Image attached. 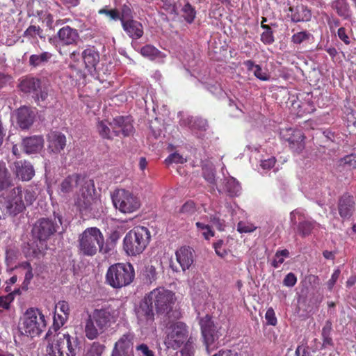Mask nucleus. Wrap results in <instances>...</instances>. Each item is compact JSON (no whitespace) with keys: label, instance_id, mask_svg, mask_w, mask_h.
<instances>
[{"label":"nucleus","instance_id":"f257e3e1","mask_svg":"<svg viewBox=\"0 0 356 356\" xmlns=\"http://www.w3.org/2000/svg\"><path fill=\"white\" fill-rule=\"evenodd\" d=\"M61 224L60 216H56L55 214L54 219L42 218L39 220L35 224L32 230L33 234L37 240L28 245L29 251L27 254L35 257L42 254L47 248L46 240L57 232L59 225Z\"/></svg>","mask_w":356,"mask_h":356},{"label":"nucleus","instance_id":"f03ea898","mask_svg":"<svg viewBox=\"0 0 356 356\" xmlns=\"http://www.w3.org/2000/svg\"><path fill=\"white\" fill-rule=\"evenodd\" d=\"M48 341L47 352L49 356H76L78 342L67 332H57L53 333L51 329L46 334Z\"/></svg>","mask_w":356,"mask_h":356},{"label":"nucleus","instance_id":"7ed1b4c3","mask_svg":"<svg viewBox=\"0 0 356 356\" xmlns=\"http://www.w3.org/2000/svg\"><path fill=\"white\" fill-rule=\"evenodd\" d=\"M115 312L116 311L111 307L95 309L86 322V337L93 340L99 336V333L104 332L111 323L115 322Z\"/></svg>","mask_w":356,"mask_h":356},{"label":"nucleus","instance_id":"20e7f679","mask_svg":"<svg viewBox=\"0 0 356 356\" xmlns=\"http://www.w3.org/2000/svg\"><path fill=\"white\" fill-rule=\"evenodd\" d=\"M79 251L84 256H94L99 250L103 254L108 252L104 246V238L102 232L97 227L86 229L79 236Z\"/></svg>","mask_w":356,"mask_h":356},{"label":"nucleus","instance_id":"39448f33","mask_svg":"<svg viewBox=\"0 0 356 356\" xmlns=\"http://www.w3.org/2000/svg\"><path fill=\"white\" fill-rule=\"evenodd\" d=\"M46 326L45 316L38 308H29L20 319L19 330L23 334L31 338L39 336Z\"/></svg>","mask_w":356,"mask_h":356},{"label":"nucleus","instance_id":"423d86ee","mask_svg":"<svg viewBox=\"0 0 356 356\" xmlns=\"http://www.w3.org/2000/svg\"><path fill=\"white\" fill-rule=\"evenodd\" d=\"M95 188L92 180L84 181L74 196V205L82 214L94 213L100 204V200L95 195Z\"/></svg>","mask_w":356,"mask_h":356},{"label":"nucleus","instance_id":"0eeeda50","mask_svg":"<svg viewBox=\"0 0 356 356\" xmlns=\"http://www.w3.org/2000/svg\"><path fill=\"white\" fill-rule=\"evenodd\" d=\"M150 233L145 227H136L130 230L123 240V249L130 256L142 253L148 245Z\"/></svg>","mask_w":356,"mask_h":356},{"label":"nucleus","instance_id":"6e6552de","mask_svg":"<svg viewBox=\"0 0 356 356\" xmlns=\"http://www.w3.org/2000/svg\"><path fill=\"white\" fill-rule=\"evenodd\" d=\"M134 275L132 265L118 263L109 267L106 280L110 286L118 289L129 285L133 281Z\"/></svg>","mask_w":356,"mask_h":356},{"label":"nucleus","instance_id":"1a4fd4ad","mask_svg":"<svg viewBox=\"0 0 356 356\" xmlns=\"http://www.w3.org/2000/svg\"><path fill=\"white\" fill-rule=\"evenodd\" d=\"M146 296L158 314L170 313L176 301L175 293L163 287L153 289Z\"/></svg>","mask_w":356,"mask_h":356},{"label":"nucleus","instance_id":"9d476101","mask_svg":"<svg viewBox=\"0 0 356 356\" xmlns=\"http://www.w3.org/2000/svg\"><path fill=\"white\" fill-rule=\"evenodd\" d=\"M115 209L124 213H131L140 207L139 199L131 192L125 189H117L111 195Z\"/></svg>","mask_w":356,"mask_h":356},{"label":"nucleus","instance_id":"9b49d317","mask_svg":"<svg viewBox=\"0 0 356 356\" xmlns=\"http://www.w3.org/2000/svg\"><path fill=\"white\" fill-rule=\"evenodd\" d=\"M199 323L206 349L207 353L210 354L211 351L216 347V341L222 336L220 328H217L209 315L201 318Z\"/></svg>","mask_w":356,"mask_h":356},{"label":"nucleus","instance_id":"f8f14e48","mask_svg":"<svg viewBox=\"0 0 356 356\" xmlns=\"http://www.w3.org/2000/svg\"><path fill=\"white\" fill-rule=\"evenodd\" d=\"M19 88L24 92L33 94L38 102H44L48 97V87L38 78L28 77L23 79L19 83Z\"/></svg>","mask_w":356,"mask_h":356},{"label":"nucleus","instance_id":"ddd939ff","mask_svg":"<svg viewBox=\"0 0 356 356\" xmlns=\"http://www.w3.org/2000/svg\"><path fill=\"white\" fill-rule=\"evenodd\" d=\"M188 331L186 324L177 322L168 328L165 344L168 348L177 349L188 341Z\"/></svg>","mask_w":356,"mask_h":356},{"label":"nucleus","instance_id":"4468645a","mask_svg":"<svg viewBox=\"0 0 356 356\" xmlns=\"http://www.w3.org/2000/svg\"><path fill=\"white\" fill-rule=\"evenodd\" d=\"M154 308L146 296L135 308L138 323L141 326H147L153 323L154 320Z\"/></svg>","mask_w":356,"mask_h":356},{"label":"nucleus","instance_id":"2eb2a0df","mask_svg":"<svg viewBox=\"0 0 356 356\" xmlns=\"http://www.w3.org/2000/svg\"><path fill=\"white\" fill-rule=\"evenodd\" d=\"M356 209L355 197L348 193H343L337 201V211L340 217L343 220L349 219Z\"/></svg>","mask_w":356,"mask_h":356},{"label":"nucleus","instance_id":"dca6fc26","mask_svg":"<svg viewBox=\"0 0 356 356\" xmlns=\"http://www.w3.org/2000/svg\"><path fill=\"white\" fill-rule=\"evenodd\" d=\"M23 193L21 187L13 188L6 197L10 216H16L23 211L25 204L22 200Z\"/></svg>","mask_w":356,"mask_h":356},{"label":"nucleus","instance_id":"f3484780","mask_svg":"<svg viewBox=\"0 0 356 356\" xmlns=\"http://www.w3.org/2000/svg\"><path fill=\"white\" fill-rule=\"evenodd\" d=\"M282 138L289 143L290 148L300 153L305 148V136L300 130L286 129L281 133Z\"/></svg>","mask_w":356,"mask_h":356},{"label":"nucleus","instance_id":"a211bd4d","mask_svg":"<svg viewBox=\"0 0 356 356\" xmlns=\"http://www.w3.org/2000/svg\"><path fill=\"white\" fill-rule=\"evenodd\" d=\"M47 152L52 154H59L66 146L65 136L58 131H51L47 136Z\"/></svg>","mask_w":356,"mask_h":356},{"label":"nucleus","instance_id":"6ab92c4d","mask_svg":"<svg viewBox=\"0 0 356 356\" xmlns=\"http://www.w3.org/2000/svg\"><path fill=\"white\" fill-rule=\"evenodd\" d=\"M81 58L85 68L90 74H93L100 60L99 51L94 46H89L82 51Z\"/></svg>","mask_w":356,"mask_h":356},{"label":"nucleus","instance_id":"aec40b11","mask_svg":"<svg viewBox=\"0 0 356 356\" xmlns=\"http://www.w3.org/2000/svg\"><path fill=\"white\" fill-rule=\"evenodd\" d=\"M111 129H113L115 136L127 137L130 136L134 131V127L129 118L119 116L109 122Z\"/></svg>","mask_w":356,"mask_h":356},{"label":"nucleus","instance_id":"412c9836","mask_svg":"<svg viewBox=\"0 0 356 356\" xmlns=\"http://www.w3.org/2000/svg\"><path fill=\"white\" fill-rule=\"evenodd\" d=\"M180 125L188 127L195 134L205 131L208 127L207 121L200 117L184 115L180 119Z\"/></svg>","mask_w":356,"mask_h":356},{"label":"nucleus","instance_id":"4be33fe9","mask_svg":"<svg viewBox=\"0 0 356 356\" xmlns=\"http://www.w3.org/2000/svg\"><path fill=\"white\" fill-rule=\"evenodd\" d=\"M58 42L65 46L76 45L79 40L78 30L70 26L60 29L56 33Z\"/></svg>","mask_w":356,"mask_h":356},{"label":"nucleus","instance_id":"5701e85b","mask_svg":"<svg viewBox=\"0 0 356 356\" xmlns=\"http://www.w3.org/2000/svg\"><path fill=\"white\" fill-rule=\"evenodd\" d=\"M56 312L54 316V330H58L63 326L68 319L70 309L67 302L60 300L56 305Z\"/></svg>","mask_w":356,"mask_h":356},{"label":"nucleus","instance_id":"b1692460","mask_svg":"<svg viewBox=\"0 0 356 356\" xmlns=\"http://www.w3.org/2000/svg\"><path fill=\"white\" fill-rule=\"evenodd\" d=\"M286 16L291 19L293 22H309L312 17V13L306 6L298 5L296 6H290L288 8Z\"/></svg>","mask_w":356,"mask_h":356},{"label":"nucleus","instance_id":"393cba45","mask_svg":"<svg viewBox=\"0 0 356 356\" xmlns=\"http://www.w3.org/2000/svg\"><path fill=\"white\" fill-rule=\"evenodd\" d=\"M176 259L179 264L183 271H185L191 266L194 261V251L188 246H183L178 249L176 252Z\"/></svg>","mask_w":356,"mask_h":356},{"label":"nucleus","instance_id":"a878e982","mask_svg":"<svg viewBox=\"0 0 356 356\" xmlns=\"http://www.w3.org/2000/svg\"><path fill=\"white\" fill-rule=\"evenodd\" d=\"M122 26L124 31L132 40H138L143 35V26L137 20L134 19H128V20L123 19Z\"/></svg>","mask_w":356,"mask_h":356},{"label":"nucleus","instance_id":"bb28decb","mask_svg":"<svg viewBox=\"0 0 356 356\" xmlns=\"http://www.w3.org/2000/svg\"><path fill=\"white\" fill-rule=\"evenodd\" d=\"M83 179L81 178L80 175L72 174L65 177L59 185L58 193L67 194L71 193L73 189L84 183Z\"/></svg>","mask_w":356,"mask_h":356},{"label":"nucleus","instance_id":"cd10ccee","mask_svg":"<svg viewBox=\"0 0 356 356\" xmlns=\"http://www.w3.org/2000/svg\"><path fill=\"white\" fill-rule=\"evenodd\" d=\"M14 171L16 176L22 181H29L34 175L32 165L26 161H17L14 163Z\"/></svg>","mask_w":356,"mask_h":356},{"label":"nucleus","instance_id":"c85d7f7f","mask_svg":"<svg viewBox=\"0 0 356 356\" xmlns=\"http://www.w3.org/2000/svg\"><path fill=\"white\" fill-rule=\"evenodd\" d=\"M22 145L26 154H34L42 149L44 139L42 136H34L24 138Z\"/></svg>","mask_w":356,"mask_h":356},{"label":"nucleus","instance_id":"c756f323","mask_svg":"<svg viewBox=\"0 0 356 356\" xmlns=\"http://www.w3.org/2000/svg\"><path fill=\"white\" fill-rule=\"evenodd\" d=\"M34 117V112L28 107H21L17 111V122L23 129L29 128L33 122Z\"/></svg>","mask_w":356,"mask_h":356},{"label":"nucleus","instance_id":"7c9ffc66","mask_svg":"<svg viewBox=\"0 0 356 356\" xmlns=\"http://www.w3.org/2000/svg\"><path fill=\"white\" fill-rule=\"evenodd\" d=\"M134 336L127 333L123 334L115 343L114 348L132 355Z\"/></svg>","mask_w":356,"mask_h":356},{"label":"nucleus","instance_id":"2f4dec72","mask_svg":"<svg viewBox=\"0 0 356 356\" xmlns=\"http://www.w3.org/2000/svg\"><path fill=\"white\" fill-rule=\"evenodd\" d=\"M53 55L49 51H44L40 54H32L29 57V64L33 67L43 66L52 58Z\"/></svg>","mask_w":356,"mask_h":356},{"label":"nucleus","instance_id":"473e14b6","mask_svg":"<svg viewBox=\"0 0 356 356\" xmlns=\"http://www.w3.org/2000/svg\"><path fill=\"white\" fill-rule=\"evenodd\" d=\"M331 7L340 17L344 19L350 17V7L346 0H334L332 2Z\"/></svg>","mask_w":356,"mask_h":356},{"label":"nucleus","instance_id":"72a5a7b5","mask_svg":"<svg viewBox=\"0 0 356 356\" xmlns=\"http://www.w3.org/2000/svg\"><path fill=\"white\" fill-rule=\"evenodd\" d=\"M225 191L230 196H238L241 193V187L239 182L231 177L226 179Z\"/></svg>","mask_w":356,"mask_h":356},{"label":"nucleus","instance_id":"f704fd0d","mask_svg":"<svg viewBox=\"0 0 356 356\" xmlns=\"http://www.w3.org/2000/svg\"><path fill=\"white\" fill-rule=\"evenodd\" d=\"M11 184V179L4 162H0V191Z\"/></svg>","mask_w":356,"mask_h":356},{"label":"nucleus","instance_id":"c9c22d12","mask_svg":"<svg viewBox=\"0 0 356 356\" xmlns=\"http://www.w3.org/2000/svg\"><path fill=\"white\" fill-rule=\"evenodd\" d=\"M316 225H318V224L315 221L303 220L300 222L298 225V234L302 237L309 236Z\"/></svg>","mask_w":356,"mask_h":356},{"label":"nucleus","instance_id":"e433bc0d","mask_svg":"<svg viewBox=\"0 0 356 356\" xmlns=\"http://www.w3.org/2000/svg\"><path fill=\"white\" fill-rule=\"evenodd\" d=\"M97 130L99 135L106 139H112L115 136L113 129H111L109 123L107 122L101 121L97 124Z\"/></svg>","mask_w":356,"mask_h":356},{"label":"nucleus","instance_id":"4c0bfd02","mask_svg":"<svg viewBox=\"0 0 356 356\" xmlns=\"http://www.w3.org/2000/svg\"><path fill=\"white\" fill-rule=\"evenodd\" d=\"M140 54L150 60H154L159 57L161 51L153 45L147 44L140 49Z\"/></svg>","mask_w":356,"mask_h":356},{"label":"nucleus","instance_id":"58836bf2","mask_svg":"<svg viewBox=\"0 0 356 356\" xmlns=\"http://www.w3.org/2000/svg\"><path fill=\"white\" fill-rule=\"evenodd\" d=\"M332 330V323L330 321H327L322 329L323 345L324 346L332 345V339L331 337Z\"/></svg>","mask_w":356,"mask_h":356},{"label":"nucleus","instance_id":"ea45409f","mask_svg":"<svg viewBox=\"0 0 356 356\" xmlns=\"http://www.w3.org/2000/svg\"><path fill=\"white\" fill-rule=\"evenodd\" d=\"M43 31L39 26L31 25L23 33V36L29 38H35L38 35L40 38H44Z\"/></svg>","mask_w":356,"mask_h":356},{"label":"nucleus","instance_id":"a19ab883","mask_svg":"<svg viewBox=\"0 0 356 356\" xmlns=\"http://www.w3.org/2000/svg\"><path fill=\"white\" fill-rule=\"evenodd\" d=\"M38 194V188L36 186H29L24 191V200L26 204H32Z\"/></svg>","mask_w":356,"mask_h":356},{"label":"nucleus","instance_id":"79ce46f5","mask_svg":"<svg viewBox=\"0 0 356 356\" xmlns=\"http://www.w3.org/2000/svg\"><path fill=\"white\" fill-rule=\"evenodd\" d=\"M202 175L204 179L212 185L216 184L215 171L212 165H205L202 168Z\"/></svg>","mask_w":356,"mask_h":356},{"label":"nucleus","instance_id":"37998d69","mask_svg":"<svg viewBox=\"0 0 356 356\" xmlns=\"http://www.w3.org/2000/svg\"><path fill=\"white\" fill-rule=\"evenodd\" d=\"M289 252L286 249L277 251L272 261V266L275 268H278L284 262V259L289 257Z\"/></svg>","mask_w":356,"mask_h":356},{"label":"nucleus","instance_id":"c03bdc74","mask_svg":"<svg viewBox=\"0 0 356 356\" xmlns=\"http://www.w3.org/2000/svg\"><path fill=\"white\" fill-rule=\"evenodd\" d=\"M183 16L184 19L188 22L191 23L193 22L195 17V10L194 8L189 3H187L182 8Z\"/></svg>","mask_w":356,"mask_h":356},{"label":"nucleus","instance_id":"a18cd8bd","mask_svg":"<svg viewBox=\"0 0 356 356\" xmlns=\"http://www.w3.org/2000/svg\"><path fill=\"white\" fill-rule=\"evenodd\" d=\"M105 350V346L99 342H93L88 350L86 356H102Z\"/></svg>","mask_w":356,"mask_h":356},{"label":"nucleus","instance_id":"49530a36","mask_svg":"<svg viewBox=\"0 0 356 356\" xmlns=\"http://www.w3.org/2000/svg\"><path fill=\"white\" fill-rule=\"evenodd\" d=\"M195 225L199 231H202V234L206 240L214 236V232L211 230L209 225L200 222H197Z\"/></svg>","mask_w":356,"mask_h":356},{"label":"nucleus","instance_id":"de8ad7c7","mask_svg":"<svg viewBox=\"0 0 356 356\" xmlns=\"http://www.w3.org/2000/svg\"><path fill=\"white\" fill-rule=\"evenodd\" d=\"M312 35L307 31H300L293 34L291 37V41L294 44H300L302 42L309 40Z\"/></svg>","mask_w":356,"mask_h":356},{"label":"nucleus","instance_id":"09e8293b","mask_svg":"<svg viewBox=\"0 0 356 356\" xmlns=\"http://www.w3.org/2000/svg\"><path fill=\"white\" fill-rule=\"evenodd\" d=\"M143 275L145 277L147 281L152 283L156 279V271L154 266L152 265H147L145 267Z\"/></svg>","mask_w":356,"mask_h":356},{"label":"nucleus","instance_id":"8fccbe9b","mask_svg":"<svg viewBox=\"0 0 356 356\" xmlns=\"http://www.w3.org/2000/svg\"><path fill=\"white\" fill-rule=\"evenodd\" d=\"M257 227L250 222L240 221L237 225V231L240 233H250L254 232Z\"/></svg>","mask_w":356,"mask_h":356},{"label":"nucleus","instance_id":"3c124183","mask_svg":"<svg viewBox=\"0 0 356 356\" xmlns=\"http://www.w3.org/2000/svg\"><path fill=\"white\" fill-rule=\"evenodd\" d=\"M138 356H155L154 353L145 343H141L136 347Z\"/></svg>","mask_w":356,"mask_h":356},{"label":"nucleus","instance_id":"603ef678","mask_svg":"<svg viewBox=\"0 0 356 356\" xmlns=\"http://www.w3.org/2000/svg\"><path fill=\"white\" fill-rule=\"evenodd\" d=\"M341 165L349 168H356V154H351L341 159Z\"/></svg>","mask_w":356,"mask_h":356},{"label":"nucleus","instance_id":"864d4df0","mask_svg":"<svg viewBox=\"0 0 356 356\" xmlns=\"http://www.w3.org/2000/svg\"><path fill=\"white\" fill-rule=\"evenodd\" d=\"M10 216L8 207V200L4 196H0V219Z\"/></svg>","mask_w":356,"mask_h":356},{"label":"nucleus","instance_id":"5fc2aeb1","mask_svg":"<svg viewBox=\"0 0 356 356\" xmlns=\"http://www.w3.org/2000/svg\"><path fill=\"white\" fill-rule=\"evenodd\" d=\"M253 74L257 79L264 81L270 80V75L267 72V70H262L259 65H257L256 69L254 70Z\"/></svg>","mask_w":356,"mask_h":356},{"label":"nucleus","instance_id":"6e6d98bb","mask_svg":"<svg viewBox=\"0 0 356 356\" xmlns=\"http://www.w3.org/2000/svg\"><path fill=\"white\" fill-rule=\"evenodd\" d=\"M165 161L168 165L171 163H184L186 161V159L179 153L175 152L170 154Z\"/></svg>","mask_w":356,"mask_h":356},{"label":"nucleus","instance_id":"4d7b16f0","mask_svg":"<svg viewBox=\"0 0 356 356\" xmlns=\"http://www.w3.org/2000/svg\"><path fill=\"white\" fill-rule=\"evenodd\" d=\"M100 15H105L112 20L120 19V14L117 10H108L106 8H102L98 11Z\"/></svg>","mask_w":356,"mask_h":356},{"label":"nucleus","instance_id":"13d9d810","mask_svg":"<svg viewBox=\"0 0 356 356\" xmlns=\"http://www.w3.org/2000/svg\"><path fill=\"white\" fill-rule=\"evenodd\" d=\"M23 266H24V268L26 270L24 284L28 285L30 283L31 280L33 277L32 268L31 266V264L27 262L24 263L23 264Z\"/></svg>","mask_w":356,"mask_h":356},{"label":"nucleus","instance_id":"bf43d9fd","mask_svg":"<svg viewBox=\"0 0 356 356\" xmlns=\"http://www.w3.org/2000/svg\"><path fill=\"white\" fill-rule=\"evenodd\" d=\"M261 40L266 44H272L274 42L273 31H264L261 35Z\"/></svg>","mask_w":356,"mask_h":356},{"label":"nucleus","instance_id":"052dcab7","mask_svg":"<svg viewBox=\"0 0 356 356\" xmlns=\"http://www.w3.org/2000/svg\"><path fill=\"white\" fill-rule=\"evenodd\" d=\"M13 300V297L10 294L5 296H0V308L8 309Z\"/></svg>","mask_w":356,"mask_h":356},{"label":"nucleus","instance_id":"680f3d73","mask_svg":"<svg viewBox=\"0 0 356 356\" xmlns=\"http://www.w3.org/2000/svg\"><path fill=\"white\" fill-rule=\"evenodd\" d=\"M265 318L268 324L271 325H275L277 324V318L275 317V312L273 308L268 309Z\"/></svg>","mask_w":356,"mask_h":356},{"label":"nucleus","instance_id":"e2e57ef3","mask_svg":"<svg viewBox=\"0 0 356 356\" xmlns=\"http://www.w3.org/2000/svg\"><path fill=\"white\" fill-rule=\"evenodd\" d=\"M128 19H133L131 15V10L129 6L124 5L121 10V16L120 15V20L122 24V20H128Z\"/></svg>","mask_w":356,"mask_h":356},{"label":"nucleus","instance_id":"0e129e2a","mask_svg":"<svg viewBox=\"0 0 356 356\" xmlns=\"http://www.w3.org/2000/svg\"><path fill=\"white\" fill-rule=\"evenodd\" d=\"M296 282L297 278L296 275L292 273H289L284 277L283 284L286 286L292 287L296 284Z\"/></svg>","mask_w":356,"mask_h":356},{"label":"nucleus","instance_id":"69168bd1","mask_svg":"<svg viewBox=\"0 0 356 356\" xmlns=\"http://www.w3.org/2000/svg\"><path fill=\"white\" fill-rule=\"evenodd\" d=\"M223 241L219 240L213 244L216 253L220 257H224L227 254L226 250L222 248Z\"/></svg>","mask_w":356,"mask_h":356},{"label":"nucleus","instance_id":"338daca9","mask_svg":"<svg viewBox=\"0 0 356 356\" xmlns=\"http://www.w3.org/2000/svg\"><path fill=\"white\" fill-rule=\"evenodd\" d=\"M195 211V204L193 202H186L181 208L180 212L182 213L190 214Z\"/></svg>","mask_w":356,"mask_h":356},{"label":"nucleus","instance_id":"774afa93","mask_svg":"<svg viewBox=\"0 0 356 356\" xmlns=\"http://www.w3.org/2000/svg\"><path fill=\"white\" fill-rule=\"evenodd\" d=\"M275 161H276L275 158L273 156H271V157L268 158V159L261 161V167L264 170L270 169L275 165Z\"/></svg>","mask_w":356,"mask_h":356}]
</instances>
